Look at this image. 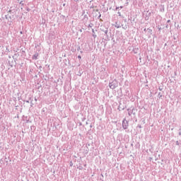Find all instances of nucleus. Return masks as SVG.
I'll use <instances>...</instances> for the list:
<instances>
[{"label": "nucleus", "mask_w": 181, "mask_h": 181, "mask_svg": "<svg viewBox=\"0 0 181 181\" xmlns=\"http://www.w3.org/2000/svg\"><path fill=\"white\" fill-rule=\"evenodd\" d=\"M168 23L170 22V20H168Z\"/></svg>", "instance_id": "obj_25"}, {"label": "nucleus", "mask_w": 181, "mask_h": 181, "mask_svg": "<svg viewBox=\"0 0 181 181\" xmlns=\"http://www.w3.org/2000/svg\"><path fill=\"white\" fill-rule=\"evenodd\" d=\"M128 127H129V122L127 120V118H124L122 120L123 129H128Z\"/></svg>", "instance_id": "obj_2"}, {"label": "nucleus", "mask_w": 181, "mask_h": 181, "mask_svg": "<svg viewBox=\"0 0 181 181\" xmlns=\"http://www.w3.org/2000/svg\"><path fill=\"white\" fill-rule=\"evenodd\" d=\"M158 163H160V161H158Z\"/></svg>", "instance_id": "obj_26"}, {"label": "nucleus", "mask_w": 181, "mask_h": 181, "mask_svg": "<svg viewBox=\"0 0 181 181\" xmlns=\"http://www.w3.org/2000/svg\"><path fill=\"white\" fill-rule=\"evenodd\" d=\"M88 146H90V144H87L86 145V148H87V149H88Z\"/></svg>", "instance_id": "obj_14"}, {"label": "nucleus", "mask_w": 181, "mask_h": 181, "mask_svg": "<svg viewBox=\"0 0 181 181\" xmlns=\"http://www.w3.org/2000/svg\"><path fill=\"white\" fill-rule=\"evenodd\" d=\"M110 88H112V90H114L118 87V81L117 79H115L112 82H110L109 83Z\"/></svg>", "instance_id": "obj_1"}, {"label": "nucleus", "mask_w": 181, "mask_h": 181, "mask_svg": "<svg viewBox=\"0 0 181 181\" xmlns=\"http://www.w3.org/2000/svg\"><path fill=\"white\" fill-rule=\"evenodd\" d=\"M68 128L70 131H73L74 128V122H69L68 123Z\"/></svg>", "instance_id": "obj_3"}, {"label": "nucleus", "mask_w": 181, "mask_h": 181, "mask_svg": "<svg viewBox=\"0 0 181 181\" xmlns=\"http://www.w3.org/2000/svg\"><path fill=\"white\" fill-rule=\"evenodd\" d=\"M136 128H140L141 129V128H142V126L141 124H138Z\"/></svg>", "instance_id": "obj_13"}, {"label": "nucleus", "mask_w": 181, "mask_h": 181, "mask_svg": "<svg viewBox=\"0 0 181 181\" xmlns=\"http://www.w3.org/2000/svg\"><path fill=\"white\" fill-rule=\"evenodd\" d=\"M53 129H56V127H53Z\"/></svg>", "instance_id": "obj_23"}, {"label": "nucleus", "mask_w": 181, "mask_h": 181, "mask_svg": "<svg viewBox=\"0 0 181 181\" xmlns=\"http://www.w3.org/2000/svg\"><path fill=\"white\" fill-rule=\"evenodd\" d=\"M25 121L26 122H29V119H28V117H26Z\"/></svg>", "instance_id": "obj_16"}, {"label": "nucleus", "mask_w": 181, "mask_h": 181, "mask_svg": "<svg viewBox=\"0 0 181 181\" xmlns=\"http://www.w3.org/2000/svg\"><path fill=\"white\" fill-rule=\"evenodd\" d=\"M78 169H79V170H83V166L81 165V163L78 164V166L77 167Z\"/></svg>", "instance_id": "obj_4"}, {"label": "nucleus", "mask_w": 181, "mask_h": 181, "mask_svg": "<svg viewBox=\"0 0 181 181\" xmlns=\"http://www.w3.org/2000/svg\"><path fill=\"white\" fill-rule=\"evenodd\" d=\"M1 129H5V126H1Z\"/></svg>", "instance_id": "obj_18"}, {"label": "nucleus", "mask_w": 181, "mask_h": 181, "mask_svg": "<svg viewBox=\"0 0 181 181\" xmlns=\"http://www.w3.org/2000/svg\"><path fill=\"white\" fill-rule=\"evenodd\" d=\"M69 165H70V166H73V161H70Z\"/></svg>", "instance_id": "obj_15"}, {"label": "nucleus", "mask_w": 181, "mask_h": 181, "mask_svg": "<svg viewBox=\"0 0 181 181\" xmlns=\"http://www.w3.org/2000/svg\"><path fill=\"white\" fill-rule=\"evenodd\" d=\"M78 57L79 59H81V56H80V55H78Z\"/></svg>", "instance_id": "obj_20"}, {"label": "nucleus", "mask_w": 181, "mask_h": 181, "mask_svg": "<svg viewBox=\"0 0 181 181\" xmlns=\"http://www.w3.org/2000/svg\"><path fill=\"white\" fill-rule=\"evenodd\" d=\"M78 124H79V126H80V127H84V126L83 125V123H81V122H78Z\"/></svg>", "instance_id": "obj_9"}, {"label": "nucleus", "mask_w": 181, "mask_h": 181, "mask_svg": "<svg viewBox=\"0 0 181 181\" xmlns=\"http://www.w3.org/2000/svg\"><path fill=\"white\" fill-rule=\"evenodd\" d=\"M81 116H82V121L83 122L86 121V117L84 116V115L82 114Z\"/></svg>", "instance_id": "obj_6"}, {"label": "nucleus", "mask_w": 181, "mask_h": 181, "mask_svg": "<svg viewBox=\"0 0 181 181\" xmlns=\"http://www.w3.org/2000/svg\"><path fill=\"white\" fill-rule=\"evenodd\" d=\"M129 115H131V114H129Z\"/></svg>", "instance_id": "obj_29"}, {"label": "nucleus", "mask_w": 181, "mask_h": 181, "mask_svg": "<svg viewBox=\"0 0 181 181\" xmlns=\"http://www.w3.org/2000/svg\"><path fill=\"white\" fill-rule=\"evenodd\" d=\"M175 144L177 146H180V143H179V141H177L175 142Z\"/></svg>", "instance_id": "obj_8"}, {"label": "nucleus", "mask_w": 181, "mask_h": 181, "mask_svg": "<svg viewBox=\"0 0 181 181\" xmlns=\"http://www.w3.org/2000/svg\"><path fill=\"white\" fill-rule=\"evenodd\" d=\"M90 128H93V124H90Z\"/></svg>", "instance_id": "obj_19"}, {"label": "nucleus", "mask_w": 181, "mask_h": 181, "mask_svg": "<svg viewBox=\"0 0 181 181\" xmlns=\"http://www.w3.org/2000/svg\"><path fill=\"white\" fill-rule=\"evenodd\" d=\"M37 54H35L34 56H33V59H34L35 60L37 59Z\"/></svg>", "instance_id": "obj_5"}, {"label": "nucleus", "mask_w": 181, "mask_h": 181, "mask_svg": "<svg viewBox=\"0 0 181 181\" xmlns=\"http://www.w3.org/2000/svg\"><path fill=\"white\" fill-rule=\"evenodd\" d=\"M62 117H63V118H64V117H67V116H66V115H64V114H62Z\"/></svg>", "instance_id": "obj_17"}, {"label": "nucleus", "mask_w": 181, "mask_h": 181, "mask_svg": "<svg viewBox=\"0 0 181 181\" xmlns=\"http://www.w3.org/2000/svg\"><path fill=\"white\" fill-rule=\"evenodd\" d=\"M89 151H90V149H88V148H86V149L85 150V153H86V155H87V154L88 153Z\"/></svg>", "instance_id": "obj_7"}, {"label": "nucleus", "mask_w": 181, "mask_h": 181, "mask_svg": "<svg viewBox=\"0 0 181 181\" xmlns=\"http://www.w3.org/2000/svg\"><path fill=\"white\" fill-rule=\"evenodd\" d=\"M150 152H152L151 149H149Z\"/></svg>", "instance_id": "obj_27"}, {"label": "nucleus", "mask_w": 181, "mask_h": 181, "mask_svg": "<svg viewBox=\"0 0 181 181\" xmlns=\"http://www.w3.org/2000/svg\"><path fill=\"white\" fill-rule=\"evenodd\" d=\"M4 160H5L6 163H8V158H6V156L4 157Z\"/></svg>", "instance_id": "obj_10"}, {"label": "nucleus", "mask_w": 181, "mask_h": 181, "mask_svg": "<svg viewBox=\"0 0 181 181\" xmlns=\"http://www.w3.org/2000/svg\"><path fill=\"white\" fill-rule=\"evenodd\" d=\"M178 134H179L180 136H181V127L179 129V133Z\"/></svg>", "instance_id": "obj_12"}, {"label": "nucleus", "mask_w": 181, "mask_h": 181, "mask_svg": "<svg viewBox=\"0 0 181 181\" xmlns=\"http://www.w3.org/2000/svg\"><path fill=\"white\" fill-rule=\"evenodd\" d=\"M161 162H163V160H162Z\"/></svg>", "instance_id": "obj_28"}, {"label": "nucleus", "mask_w": 181, "mask_h": 181, "mask_svg": "<svg viewBox=\"0 0 181 181\" xmlns=\"http://www.w3.org/2000/svg\"><path fill=\"white\" fill-rule=\"evenodd\" d=\"M158 159H159V158H156V160H158Z\"/></svg>", "instance_id": "obj_22"}, {"label": "nucleus", "mask_w": 181, "mask_h": 181, "mask_svg": "<svg viewBox=\"0 0 181 181\" xmlns=\"http://www.w3.org/2000/svg\"><path fill=\"white\" fill-rule=\"evenodd\" d=\"M83 166L86 168L87 166V164H84Z\"/></svg>", "instance_id": "obj_21"}, {"label": "nucleus", "mask_w": 181, "mask_h": 181, "mask_svg": "<svg viewBox=\"0 0 181 181\" xmlns=\"http://www.w3.org/2000/svg\"><path fill=\"white\" fill-rule=\"evenodd\" d=\"M31 129H33L35 131V129H36V127L35 126H31Z\"/></svg>", "instance_id": "obj_11"}, {"label": "nucleus", "mask_w": 181, "mask_h": 181, "mask_svg": "<svg viewBox=\"0 0 181 181\" xmlns=\"http://www.w3.org/2000/svg\"><path fill=\"white\" fill-rule=\"evenodd\" d=\"M158 158H160V154L158 155Z\"/></svg>", "instance_id": "obj_24"}]
</instances>
